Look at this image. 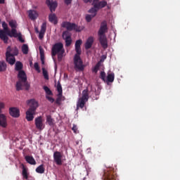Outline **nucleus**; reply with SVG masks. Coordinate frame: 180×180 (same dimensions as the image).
Listing matches in <instances>:
<instances>
[{"instance_id":"nucleus-11","label":"nucleus","mask_w":180,"mask_h":180,"mask_svg":"<svg viewBox=\"0 0 180 180\" xmlns=\"http://www.w3.org/2000/svg\"><path fill=\"white\" fill-rule=\"evenodd\" d=\"M9 26L11 27V31L8 30V36L10 37H17V22L15 20H10Z\"/></svg>"},{"instance_id":"nucleus-26","label":"nucleus","mask_w":180,"mask_h":180,"mask_svg":"<svg viewBox=\"0 0 180 180\" xmlns=\"http://www.w3.org/2000/svg\"><path fill=\"white\" fill-rule=\"evenodd\" d=\"M25 160L29 164H33V165H35L37 164V162L35 159H34L33 156H25Z\"/></svg>"},{"instance_id":"nucleus-31","label":"nucleus","mask_w":180,"mask_h":180,"mask_svg":"<svg viewBox=\"0 0 180 180\" xmlns=\"http://www.w3.org/2000/svg\"><path fill=\"white\" fill-rule=\"evenodd\" d=\"M43 88L46 94V98L47 96H49V95H53V92H52L51 89H50V88L49 86H47V85H44L43 86Z\"/></svg>"},{"instance_id":"nucleus-50","label":"nucleus","mask_w":180,"mask_h":180,"mask_svg":"<svg viewBox=\"0 0 180 180\" xmlns=\"http://www.w3.org/2000/svg\"><path fill=\"white\" fill-rule=\"evenodd\" d=\"M36 32H37V33H39V29H37V28L36 29Z\"/></svg>"},{"instance_id":"nucleus-30","label":"nucleus","mask_w":180,"mask_h":180,"mask_svg":"<svg viewBox=\"0 0 180 180\" xmlns=\"http://www.w3.org/2000/svg\"><path fill=\"white\" fill-rule=\"evenodd\" d=\"M46 122L50 126L54 124V119L51 117V115H46Z\"/></svg>"},{"instance_id":"nucleus-22","label":"nucleus","mask_w":180,"mask_h":180,"mask_svg":"<svg viewBox=\"0 0 180 180\" xmlns=\"http://www.w3.org/2000/svg\"><path fill=\"white\" fill-rule=\"evenodd\" d=\"M94 39L92 36H90L86 41V43L84 44V47L86 50H88L89 49H91L94 44Z\"/></svg>"},{"instance_id":"nucleus-49","label":"nucleus","mask_w":180,"mask_h":180,"mask_svg":"<svg viewBox=\"0 0 180 180\" xmlns=\"http://www.w3.org/2000/svg\"><path fill=\"white\" fill-rule=\"evenodd\" d=\"M0 4H5V0H0Z\"/></svg>"},{"instance_id":"nucleus-28","label":"nucleus","mask_w":180,"mask_h":180,"mask_svg":"<svg viewBox=\"0 0 180 180\" xmlns=\"http://www.w3.org/2000/svg\"><path fill=\"white\" fill-rule=\"evenodd\" d=\"M22 177L23 179H25V180H28V173H27V169H26V167H25L24 165H22Z\"/></svg>"},{"instance_id":"nucleus-15","label":"nucleus","mask_w":180,"mask_h":180,"mask_svg":"<svg viewBox=\"0 0 180 180\" xmlns=\"http://www.w3.org/2000/svg\"><path fill=\"white\" fill-rule=\"evenodd\" d=\"M0 126L1 127H7L8 126V117L5 113H0Z\"/></svg>"},{"instance_id":"nucleus-35","label":"nucleus","mask_w":180,"mask_h":180,"mask_svg":"<svg viewBox=\"0 0 180 180\" xmlns=\"http://www.w3.org/2000/svg\"><path fill=\"white\" fill-rule=\"evenodd\" d=\"M22 51L24 54H27L28 53L29 47H28L27 44H22Z\"/></svg>"},{"instance_id":"nucleus-42","label":"nucleus","mask_w":180,"mask_h":180,"mask_svg":"<svg viewBox=\"0 0 180 180\" xmlns=\"http://www.w3.org/2000/svg\"><path fill=\"white\" fill-rule=\"evenodd\" d=\"M72 130H73L75 133H78V127L77 124H73V127H72Z\"/></svg>"},{"instance_id":"nucleus-17","label":"nucleus","mask_w":180,"mask_h":180,"mask_svg":"<svg viewBox=\"0 0 180 180\" xmlns=\"http://www.w3.org/2000/svg\"><path fill=\"white\" fill-rule=\"evenodd\" d=\"M62 158H63V156H62L60 152H55L54 153L53 159H54L55 162H56V164H58V165H62V164H63Z\"/></svg>"},{"instance_id":"nucleus-7","label":"nucleus","mask_w":180,"mask_h":180,"mask_svg":"<svg viewBox=\"0 0 180 180\" xmlns=\"http://www.w3.org/2000/svg\"><path fill=\"white\" fill-rule=\"evenodd\" d=\"M81 54L75 55L74 56V64H75V70L76 71H84L85 68V65L83 63V61L80 57Z\"/></svg>"},{"instance_id":"nucleus-47","label":"nucleus","mask_w":180,"mask_h":180,"mask_svg":"<svg viewBox=\"0 0 180 180\" xmlns=\"http://www.w3.org/2000/svg\"><path fill=\"white\" fill-rule=\"evenodd\" d=\"M72 0H65V4H66V5H70V4H71Z\"/></svg>"},{"instance_id":"nucleus-45","label":"nucleus","mask_w":180,"mask_h":180,"mask_svg":"<svg viewBox=\"0 0 180 180\" xmlns=\"http://www.w3.org/2000/svg\"><path fill=\"white\" fill-rule=\"evenodd\" d=\"M46 98L51 103L54 102L55 99L52 96H50V95L46 96Z\"/></svg>"},{"instance_id":"nucleus-12","label":"nucleus","mask_w":180,"mask_h":180,"mask_svg":"<svg viewBox=\"0 0 180 180\" xmlns=\"http://www.w3.org/2000/svg\"><path fill=\"white\" fill-rule=\"evenodd\" d=\"M62 47H63V43L61 42L56 43L55 44H53L51 50L52 57H54L55 56H56V54H58V58L59 53Z\"/></svg>"},{"instance_id":"nucleus-46","label":"nucleus","mask_w":180,"mask_h":180,"mask_svg":"<svg viewBox=\"0 0 180 180\" xmlns=\"http://www.w3.org/2000/svg\"><path fill=\"white\" fill-rule=\"evenodd\" d=\"M60 101H61V97L60 96H58L57 98H56V103H60Z\"/></svg>"},{"instance_id":"nucleus-2","label":"nucleus","mask_w":180,"mask_h":180,"mask_svg":"<svg viewBox=\"0 0 180 180\" xmlns=\"http://www.w3.org/2000/svg\"><path fill=\"white\" fill-rule=\"evenodd\" d=\"M18 80L16 82V89L20 91L23 89V86L25 87L26 91H29L30 88V84L27 81V77L25 71L22 68L18 74Z\"/></svg>"},{"instance_id":"nucleus-34","label":"nucleus","mask_w":180,"mask_h":180,"mask_svg":"<svg viewBox=\"0 0 180 180\" xmlns=\"http://www.w3.org/2000/svg\"><path fill=\"white\" fill-rule=\"evenodd\" d=\"M72 35H71V33H68V40H66V46H69L72 44Z\"/></svg>"},{"instance_id":"nucleus-51","label":"nucleus","mask_w":180,"mask_h":180,"mask_svg":"<svg viewBox=\"0 0 180 180\" xmlns=\"http://www.w3.org/2000/svg\"><path fill=\"white\" fill-rule=\"evenodd\" d=\"M41 63H42V64H44V58H43L42 60H41Z\"/></svg>"},{"instance_id":"nucleus-1","label":"nucleus","mask_w":180,"mask_h":180,"mask_svg":"<svg viewBox=\"0 0 180 180\" xmlns=\"http://www.w3.org/2000/svg\"><path fill=\"white\" fill-rule=\"evenodd\" d=\"M108 22L103 20L101 23L100 28L98 31V41L103 49H108V43L106 37V32H108Z\"/></svg>"},{"instance_id":"nucleus-10","label":"nucleus","mask_w":180,"mask_h":180,"mask_svg":"<svg viewBox=\"0 0 180 180\" xmlns=\"http://www.w3.org/2000/svg\"><path fill=\"white\" fill-rule=\"evenodd\" d=\"M102 180H116V176L113 170L112 169H110V170H103Z\"/></svg>"},{"instance_id":"nucleus-20","label":"nucleus","mask_w":180,"mask_h":180,"mask_svg":"<svg viewBox=\"0 0 180 180\" xmlns=\"http://www.w3.org/2000/svg\"><path fill=\"white\" fill-rule=\"evenodd\" d=\"M82 44V39H79V40H76V43L75 44L76 55L82 54V49H81Z\"/></svg>"},{"instance_id":"nucleus-29","label":"nucleus","mask_w":180,"mask_h":180,"mask_svg":"<svg viewBox=\"0 0 180 180\" xmlns=\"http://www.w3.org/2000/svg\"><path fill=\"white\" fill-rule=\"evenodd\" d=\"M64 53H65V49H64L63 44H62V48L60 49L58 53V61H61V60H63Z\"/></svg>"},{"instance_id":"nucleus-36","label":"nucleus","mask_w":180,"mask_h":180,"mask_svg":"<svg viewBox=\"0 0 180 180\" xmlns=\"http://www.w3.org/2000/svg\"><path fill=\"white\" fill-rule=\"evenodd\" d=\"M68 33H69V30H68V29H67V30L63 32V33L62 34L63 39H65L66 46H67V40L68 39Z\"/></svg>"},{"instance_id":"nucleus-27","label":"nucleus","mask_w":180,"mask_h":180,"mask_svg":"<svg viewBox=\"0 0 180 180\" xmlns=\"http://www.w3.org/2000/svg\"><path fill=\"white\" fill-rule=\"evenodd\" d=\"M37 173H39V174H43L45 173V167L44 165H40L36 169Z\"/></svg>"},{"instance_id":"nucleus-24","label":"nucleus","mask_w":180,"mask_h":180,"mask_svg":"<svg viewBox=\"0 0 180 180\" xmlns=\"http://www.w3.org/2000/svg\"><path fill=\"white\" fill-rule=\"evenodd\" d=\"M49 19L50 22H51L52 23H54V25H57L58 20H57V16L56 13H50L49 16Z\"/></svg>"},{"instance_id":"nucleus-13","label":"nucleus","mask_w":180,"mask_h":180,"mask_svg":"<svg viewBox=\"0 0 180 180\" xmlns=\"http://www.w3.org/2000/svg\"><path fill=\"white\" fill-rule=\"evenodd\" d=\"M35 127L38 130H43V129H44L45 124L42 116H37V117H35Z\"/></svg>"},{"instance_id":"nucleus-3","label":"nucleus","mask_w":180,"mask_h":180,"mask_svg":"<svg viewBox=\"0 0 180 180\" xmlns=\"http://www.w3.org/2000/svg\"><path fill=\"white\" fill-rule=\"evenodd\" d=\"M19 54L18 47L8 46L6 51V61L11 65H13L16 61L15 56Z\"/></svg>"},{"instance_id":"nucleus-41","label":"nucleus","mask_w":180,"mask_h":180,"mask_svg":"<svg viewBox=\"0 0 180 180\" xmlns=\"http://www.w3.org/2000/svg\"><path fill=\"white\" fill-rule=\"evenodd\" d=\"M5 108V103L4 102H0V113L2 112V109Z\"/></svg>"},{"instance_id":"nucleus-40","label":"nucleus","mask_w":180,"mask_h":180,"mask_svg":"<svg viewBox=\"0 0 180 180\" xmlns=\"http://www.w3.org/2000/svg\"><path fill=\"white\" fill-rule=\"evenodd\" d=\"M39 50H40V57H41V60H43V58H45V55H44V50H43L41 47H39Z\"/></svg>"},{"instance_id":"nucleus-33","label":"nucleus","mask_w":180,"mask_h":180,"mask_svg":"<svg viewBox=\"0 0 180 180\" xmlns=\"http://www.w3.org/2000/svg\"><path fill=\"white\" fill-rule=\"evenodd\" d=\"M57 91L58 92V96H63V88L61 84L58 83L57 85Z\"/></svg>"},{"instance_id":"nucleus-6","label":"nucleus","mask_w":180,"mask_h":180,"mask_svg":"<svg viewBox=\"0 0 180 180\" xmlns=\"http://www.w3.org/2000/svg\"><path fill=\"white\" fill-rule=\"evenodd\" d=\"M2 26L4 30H2V29L0 30V39H1V40H3L4 43L7 44L8 41V36L9 32L8 23H6V22H2Z\"/></svg>"},{"instance_id":"nucleus-32","label":"nucleus","mask_w":180,"mask_h":180,"mask_svg":"<svg viewBox=\"0 0 180 180\" xmlns=\"http://www.w3.org/2000/svg\"><path fill=\"white\" fill-rule=\"evenodd\" d=\"M7 64L5 61H0V71H6Z\"/></svg>"},{"instance_id":"nucleus-43","label":"nucleus","mask_w":180,"mask_h":180,"mask_svg":"<svg viewBox=\"0 0 180 180\" xmlns=\"http://www.w3.org/2000/svg\"><path fill=\"white\" fill-rule=\"evenodd\" d=\"M91 20H92L91 15H86V20L87 22H91Z\"/></svg>"},{"instance_id":"nucleus-37","label":"nucleus","mask_w":180,"mask_h":180,"mask_svg":"<svg viewBox=\"0 0 180 180\" xmlns=\"http://www.w3.org/2000/svg\"><path fill=\"white\" fill-rule=\"evenodd\" d=\"M16 37L18 38V40L20 41H21V43H25V39H22V33H20V32L18 33V32H17Z\"/></svg>"},{"instance_id":"nucleus-38","label":"nucleus","mask_w":180,"mask_h":180,"mask_svg":"<svg viewBox=\"0 0 180 180\" xmlns=\"http://www.w3.org/2000/svg\"><path fill=\"white\" fill-rule=\"evenodd\" d=\"M100 67H101V63H97L96 64V65L94 66V68H93V71H94V72H98V71Z\"/></svg>"},{"instance_id":"nucleus-21","label":"nucleus","mask_w":180,"mask_h":180,"mask_svg":"<svg viewBox=\"0 0 180 180\" xmlns=\"http://www.w3.org/2000/svg\"><path fill=\"white\" fill-rule=\"evenodd\" d=\"M46 27H47L46 22H44L41 26V30L39 32V37L40 39H44V35L46 32Z\"/></svg>"},{"instance_id":"nucleus-44","label":"nucleus","mask_w":180,"mask_h":180,"mask_svg":"<svg viewBox=\"0 0 180 180\" xmlns=\"http://www.w3.org/2000/svg\"><path fill=\"white\" fill-rule=\"evenodd\" d=\"M34 66L35 70H37V71H40V67L38 63H34Z\"/></svg>"},{"instance_id":"nucleus-8","label":"nucleus","mask_w":180,"mask_h":180,"mask_svg":"<svg viewBox=\"0 0 180 180\" xmlns=\"http://www.w3.org/2000/svg\"><path fill=\"white\" fill-rule=\"evenodd\" d=\"M115 72H108L107 77L105 71H101L100 73V78L103 79V81H104L105 82H107V84H109V82H113L115 81Z\"/></svg>"},{"instance_id":"nucleus-4","label":"nucleus","mask_w":180,"mask_h":180,"mask_svg":"<svg viewBox=\"0 0 180 180\" xmlns=\"http://www.w3.org/2000/svg\"><path fill=\"white\" fill-rule=\"evenodd\" d=\"M27 103L30 105V108L26 112V119L29 122H31L34 117L35 111L39 106V103L36 99H28Z\"/></svg>"},{"instance_id":"nucleus-16","label":"nucleus","mask_w":180,"mask_h":180,"mask_svg":"<svg viewBox=\"0 0 180 180\" xmlns=\"http://www.w3.org/2000/svg\"><path fill=\"white\" fill-rule=\"evenodd\" d=\"M46 4L50 8L51 12L55 11L58 6L56 1L46 0Z\"/></svg>"},{"instance_id":"nucleus-19","label":"nucleus","mask_w":180,"mask_h":180,"mask_svg":"<svg viewBox=\"0 0 180 180\" xmlns=\"http://www.w3.org/2000/svg\"><path fill=\"white\" fill-rule=\"evenodd\" d=\"M9 113L13 117H19L20 116V109L15 107L9 108Z\"/></svg>"},{"instance_id":"nucleus-23","label":"nucleus","mask_w":180,"mask_h":180,"mask_svg":"<svg viewBox=\"0 0 180 180\" xmlns=\"http://www.w3.org/2000/svg\"><path fill=\"white\" fill-rule=\"evenodd\" d=\"M95 0H93V8H91V9H89V12L90 13H91V19L92 18H94V16H96L97 15V8H96L95 6V4H94Z\"/></svg>"},{"instance_id":"nucleus-39","label":"nucleus","mask_w":180,"mask_h":180,"mask_svg":"<svg viewBox=\"0 0 180 180\" xmlns=\"http://www.w3.org/2000/svg\"><path fill=\"white\" fill-rule=\"evenodd\" d=\"M42 70H43V75H44V78L46 79H49V76L48 71L46 70H45V68H42Z\"/></svg>"},{"instance_id":"nucleus-14","label":"nucleus","mask_w":180,"mask_h":180,"mask_svg":"<svg viewBox=\"0 0 180 180\" xmlns=\"http://www.w3.org/2000/svg\"><path fill=\"white\" fill-rule=\"evenodd\" d=\"M107 1L94 0V6L96 8V12H98L99 9L105 8V6H107Z\"/></svg>"},{"instance_id":"nucleus-9","label":"nucleus","mask_w":180,"mask_h":180,"mask_svg":"<svg viewBox=\"0 0 180 180\" xmlns=\"http://www.w3.org/2000/svg\"><path fill=\"white\" fill-rule=\"evenodd\" d=\"M62 27H66L68 30H76V32H81L82 29L80 26L76 25V23H71V22H62Z\"/></svg>"},{"instance_id":"nucleus-5","label":"nucleus","mask_w":180,"mask_h":180,"mask_svg":"<svg viewBox=\"0 0 180 180\" xmlns=\"http://www.w3.org/2000/svg\"><path fill=\"white\" fill-rule=\"evenodd\" d=\"M89 94L88 89H84L82 97L79 98L77 102V109H82L85 106L86 103L89 101Z\"/></svg>"},{"instance_id":"nucleus-18","label":"nucleus","mask_w":180,"mask_h":180,"mask_svg":"<svg viewBox=\"0 0 180 180\" xmlns=\"http://www.w3.org/2000/svg\"><path fill=\"white\" fill-rule=\"evenodd\" d=\"M27 13H28V17L32 20H35L36 19H37L39 16L38 12L34 9H30V11H27Z\"/></svg>"},{"instance_id":"nucleus-25","label":"nucleus","mask_w":180,"mask_h":180,"mask_svg":"<svg viewBox=\"0 0 180 180\" xmlns=\"http://www.w3.org/2000/svg\"><path fill=\"white\" fill-rule=\"evenodd\" d=\"M22 68H23L22 63L21 61H16L15 65V70L16 71H18V72H20V71H21Z\"/></svg>"},{"instance_id":"nucleus-48","label":"nucleus","mask_w":180,"mask_h":180,"mask_svg":"<svg viewBox=\"0 0 180 180\" xmlns=\"http://www.w3.org/2000/svg\"><path fill=\"white\" fill-rule=\"evenodd\" d=\"M85 4H88L89 2H92L93 0H83Z\"/></svg>"}]
</instances>
